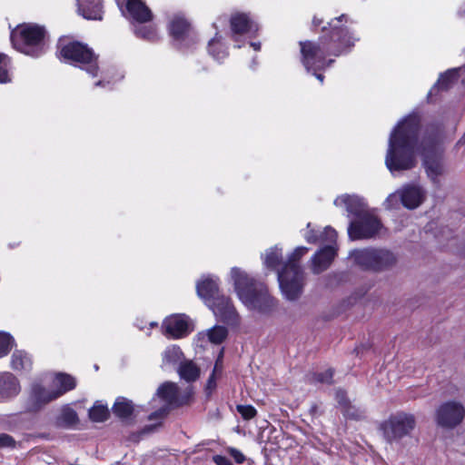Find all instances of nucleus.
<instances>
[{"instance_id":"nucleus-31","label":"nucleus","mask_w":465,"mask_h":465,"mask_svg":"<svg viewBox=\"0 0 465 465\" xmlns=\"http://www.w3.org/2000/svg\"><path fill=\"white\" fill-rule=\"evenodd\" d=\"M89 417L93 421L102 422L108 419L109 410L107 406L96 401L89 411Z\"/></svg>"},{"instance_id":"nucleus-18","label":"nucleus","mask_w":465,"mask_h":465,"mask_svg":"<svg viewBox=\"0 0 465 465\" xmlns=\"http://www.w3.org/2000/svg\"><path fill=\"white\" fill-rule=\"evenodd\" d=\"M424 198V192L419 186L406 185L401 188V204L408 209L419 207Z\"/></svg>"},{"instance_id":"nucleus-20","label":"nucleus","mask_w":465,"mask_h":465,"mask_svg":"<svg viewBox=\"0 0 465 465\" xmlns=\"http://www.w3.org/2000/svg\"><path fill=\"white\" fill-rule=\"evenodd\" d=\"M75 380L69 374L57 373L54 379L53 386L55 388L53 390V394L46 396V400H55L64 394L65 392L73 390L75 387Z\"/></svg>"},{"instance_id":"nucleus-22","label":"nucleus","mask_w":465,"mask_h":465,"mask_svg":"<svg viewBox=\"0 0 465 465\" xmlns=\"http://www.w3.org/2000/svg\"><path fill=\"white\" fill-rule=\"evenodd\" d=\"M231 28L234 35L256 33L258 31V25L246 14L232 15Z\"/></svg>"},{"instance_id":"nucleus-12","label":"nucleus","mask_w":465,"mask_h":465,"mask_svg":"<svg viewBox=\"0 0 465 465\" xmlns=\"http://www.w3.org/2000/svg\"><path fill=\"white\" fill-rule=\"evenodd\" d=\"M163 329L173 339L183 338L191 331L188 318L183 314L167 317L163 322Z\"/></svg>"},{"instance_id":"nucleus-15","label":"nucleus","mask_w":465,"mask_h":465,"mask_svg":"<svg viewBox=\"0 0 465 465\" xmlns=\"http://www.w3.org/2000/svg\"><path fill=\"white\" fill-rule=\"evenodd\" d=\"M336 255L335 243H326L312 259V272L320 273L325 271Z\"/></svg>"},{"instance_id":"nucleus-26","label":"nucleus","mask_w":465,"mask_h":465,"mask_svg":"<svg viewBox=\"0 0 465 465\" xmlns=\"http://www.w3.org/2000/svg\"><path fill=\"white\" fill-rule=\"evenodd\" d=\"M336 399L339 404L342 408L343 414L351 419H360L362 416L361 411L357 410L354 406H352L348 400L346 399V395L343 391H339L336 393Z\"/></svg>"},{"instance_id":"nucleus-2","label":"nucleus","mask_w":465,"mask_h":465,"mask_svg":"<svg viewBox=\"0 0 465 465\" xmlns=\"http://www.w3.org/2000/svg\"><path fill=\"white\" fill-rule=\"evenodd\" d=\"M342 21L347 22L345 15L331 20L328 24L330 36H322L319 43L300 42L302 63L307 72L324 70L334 62L333 59H326L327 56H339L347 47L354 45L355 39L349 35L348 29L340 25ZM327 30L326 26L322 27V32Z\"/></svg>"},{"instance_id":"nucleus-40","label":"nucleus","mask_w":465,"mask_h":465,"mask_svg":"<svg viewBox=\"0 0 465 465\" xmlns=\"http://www.w3.org/2000/svg\"><path fill=\"white\" fill-rule=\"evenodd\" d=\"M401 203V189L391 193L384 202L386 209H395Z\"/></svg>"},{"instance_id":"nucleus-48","label":"nucleus","mask_w":465,"mask_h":465,"mask_svg":"<svg viewBox=\"0 0 465 465\" xmlns=\"http://www.w3.org/2000/svg\"><path fill=\"white\" fill-rule=\"evenodd\" d=\"M109 84H110V81L107 80L105 76H103V78L95 84L96 86H103V87H106Z\"/></svg>"},{"instance_id":"nucleus-47","label":"nucleus","mask_w":465,"mask_h":465,"mask_svg":"<svg viewBox=\"0 0 465 465\" xmlns=\"http://www.w3.org/2000/svg\"><path fill=\"white\" fill-rule=\"evenodd\" d=\"M167 413V409L166 408H161L159 411L152 413L150 416H149V419L150 420H155V419H162L163 418Z\"/></svg>"},{"instance_id":"nucleus-13","label":"nucleus","mask_w":465,"mask_h":465,"mask_svg":"<svg viewBox=\"0 0 465 465\" xmlns=\"http://www.w3.org/2000/svg\"><path fill=\"white\" fill-rule=\"evenodd\" d=\"M334 204L338 207H344L346 211L356 217L368 213L364 200L355 194H343L334 200Z\"/></svg>"},{"instance_id":"nucleus-35","label":"nucleus","mask_w":465,"mask_h":465,"mask_svg":"<svg viewBox=\"0 0 465 465\" xmlns=\"http://www.w3.org/2000/svg\"><path fill=\"white\" fill-rule=\"evenodd\" d=\"M189 25L185 19L181 16H175L170 24V32L175 38L182 37L188 30Z\"/></svg>"},{"instance_id":"nucleus-19","label":"nucleus","mask_w":465,"mask_h":465,"mask_svg":"<svg viewBox=\"0 0 465 465\" xmlns=\"http://www.w3.org/2000/svg\"><path fill=\"white\" fill-rule=\"evenodd\" d=\"M78 13L88 20H101L103 18L102 0H76Z\"/></svg>"},{"instance_id":"nucleus-3","label":"nucleus","mask_w":465,"mask_h":465,"mask_svg":"<svg viewBox=\"0 0 465 465\" xmlns=\"http://www.w3.org/2000/svg\"><path fill=\"white\" fill-rule=\"evenodd\" d=\"M231 278L239 299L249 310L262 314H269L275 310L277 302L269 294L263 283L253 280L237 267L231 270Z\"/></svg>"},{"instance_id":"nucleus-41","label":"nucleus","mask_w":465,"mask_h":465,"mask_svg":"<svg viewBox=\"0 0 465 465\" xmlns=\"http://www.w3.org/2000/svg\"><path fill=\"white\" fill-rule=\"evenodd\" d=\"M135 34L144 39L153 40L156 34L153 27L146 25H139L135 28Z\"/></svg>"},{"instance_id":"nucleus-37","label":"nucleus","mask_w":465,"mask_h":465,"mask_svg":"<svg viewBox=\"0 0 465 465\" xmlns=\"http://www.w3.org/2000/svg\"><path fill=\"white\" fill-rule=\"evenodd\" d=\"M457 73L456 71H448L445 74H441L437 81V83L434 84V86L430 89L429 95H431L432 93L436 89H447L456 77Z\"/></svg>"},{"instance_id":"nucleus-6","label":"nucleus","mask_w":465,"mask_h":465,"mask_svg":"<svg viewBox=\"0 0 465 465\" xmlns=\"http://www.w3.org/2000/svg\"><path fill=\"white\" fill-rule=\"evenodd\" d=\"M351 258L359 266L374 272L392 268L397 262L395 254L387 249L366 248L351 252Z\"/></svg>"},{"instance_id":"nucleus-5","label":"nucleus","mask_w":465,"mask_h":465,"mask_svg":"<svg viewBox=\"0 0 465 465\" xmlns=\"http://www.w3.org/2000/svg\"><path fill=\"white\" fill-rule=\"evenodd\" d=\"M11 43L17 51L33 57L45 53V30L37 25L25 24L11 32Z\"/></svg>"},{"instance_id":"nucleus-51","label":"nucleus","mask_w":465,"mask_h":465,"mask_svg":"<svg viewBox=\"0 0 465 465\" xmlns=\"http://www.w3.org/2000/svg\"><path fill=\"white\" fill-rule=\"evenodd\" d=\"M251 46H252L255 51H259L261 49L260 43H251Z\"/></svg>"},{"instance_id":"nucleus-9","label":"nucleus","mask_w":465,"mask_h":465,"mask_svg":"<svg viewBox=\"0 0 465 465\" xmlns=\"http://www.w3.org/2000/svg\"><path fill=\"white\" fill-rule=\"evenodd\" d=\"M381 229L382 225L378 217L368 212L350 223L348 234L352 241L370 239L380 234Z\"/></svg>"},{"instance_id":"nucleus-34","label":"nucleus","mask_w":465,"mask_h":465,"mask_svg":"<svg viewBox=\"0 0 465 465\" xmlns=\"http://www.w3.org/2000/svg\"><path fill=\"white\" fill-rule=\"evenodd\" d=\"M183 358V352L181 349L176 346L173 345L170 347H167L165 351L163 353V364H175L178 361H180Z\"/></svg>"},{"instance_id":"nucleus-17","label":"nucleus","mask_w":465,"mask_h":465,"mask_svg":"<svg viewBox=\"0 0 465 465\" xmlns=\"http://www.w3.org/2000/svg\"><path fill=\"white\" fill-rule=\"evenodd\" d=\"M19 391V382L12 373H0V402L12 399L16 396Z\"/></svg>"},{"instance_id":"nucleus-29","label":"nucleus","mask_w":465,"mask_h":465,"mask_svg":"<svg viewBox=\"0 0 465 465\" xmlns=\"http://www.w3.org/2000/svg\"><path fill=\"white\" fill-rule=\"evenodd\" d=\"M53 394L52 391H47L40 384L35 383L32 386L30 399L35 404L36 407H39L42 404H45L53 400H46V396H50Z\"/></svg>"},{"instance_id":"nucleus-52","label":"nucleus","mask_w":465,"mask_h":465,"mask_svg":"<svg viewBox=\"0 0 465 465\" xmlns=\"http://www.w3.org/2000/svg\"><path fill=\"white\" fill-rule=\"evenodd\" d=\"M117 4L119 6H122V3L120 2V0L117 1Z\"/></svg>"},{"instance_id":"nucleus-8","label":"nucleus","mask_w":465,"mask_h":465,"mask_svg":"<svg viewBox=\"0 0 465 465\" xmlns=\"http://www.w3.org/2000/svg\"><path fill=\"white\" fill-rule=\"evenodd\" d=\"M416 424L412 414L398 412L381 424V430L388 441L401 440L409 435Z\"/></svg>"},{"instance_id":"nucleus-43","label":"nucleus","mask_w":465,"mask_h":465,"mask_svg":"<svg viewBox=\"0 0 465 465\" xmlns=\"http://www.w3.org/2000/svg\"><path fill=\"white\" fill-rule=\"evenodd\" d=\"M15 440L8 434L0 433V448H14Z\"/></svg>"},{"instance_id":"nucleus-33","label":"nucleus","mask_w":465,"mask_h":465,"mask_svg":"<svg viewBox=\"0 0 465 465\" xmlns=\"http://www.w3.org/2000/svg\"><path fill=\"white\" fill-rule=\"evenodd\" d=\"M281 259L282 249L275 246L266 251L263 262L267 268L274 270L279 265Z\"/></svg>"},{"instance_id":"nucleus-32","label":"nucleus","mask_w":465,"mask_h":465,"mask_svg":"<svg viewBox=\"0 0 465 465\" xmlns=\"http://www.w3.org/2000/svg\"><path fill=\"white\" fill-rule=\"evenodd\" d=\"M208 50L211 55L217 61L223 60L228 54L221 43L220 37L217 35L209 42Z\"/></svg>"},{"instance_id":"nucleus-10","label":"nucleus","mask_w":465,"mask_h":465,"mask_svg":"<svg viewBox=\"0 0 465 465\" xmlns=\"http://www.w3.org/2000/svg\"><path fill=\"white\" fill-rule=\"evenodd\" d=\"M465 410L458 402L450 401L442 404L437 411V423L444 428H453L463 420Z\"/></svg>"},{"instance_id":"nucleus-21","label":"nucleus","mask_w":465,"mask_h":465,"mask_svg":"<svg viewBox=\"0 0 465 465\" xmlns=\"http://www.w3.org/2000/svg\"><path fill=\"white\" fill-rule=\"evenodd\" d=\"M304 238L309 243H336L337 232L331 227L327 226L323 232L317 233L313 229H311V223H309Z\"/></svg>"},{"instance_id":"nucleus-49","label":"nucleus","mask_w":465,"mask_h":465,"mask_svg":"<svg viewBox=\"0 0 465 465\" xmlns=\"http://www.w3.org/2000/svg\"><path fill=\"white\" fill-rule=\"evenodd\" d=\"M314 75L315 77L321 82V83H323V79H324V76L323 74H319L318 72L319 71H311Z\"/></svg>"},{"instance_id":"nucleus-30","label":"nucleus","mask_w":465,"mask_h":465,"mask_svg":"<svg viewBox=\"0 0 465 465\" xmlns=\"http://www.w3.org/2000/svg\"><path fill=\"white\" fill-rule=\"evenodd\" d=\"M179 374L186 381H195L200 374L198 367L192 361H184L180 364Z\"/></svg>"},{"instance_id":"nucleus-50","label":"nucleus","mask_w":465,"mask_h":465,"mask_svg":"<svg viewBox=\"0 0 465 465\" xmlns=\"http://www.w3.org/2000/svg\"><path fill=\"white\" fill-rule=\"evenodd\" d=\"M322 20L321 19H318L316 16H314L313 20H312V24L314 26H318L322 24Z\"/></svg>"},{"instance_id":"nucleus-14","label":"nucleus","mask_w":465,"mask_h":465,"mask_svg":"<svg viewBox=\"0 0 465 465\" xmlns=\"http://www.w3.org/2000/svg\"><path fill=\"white\" fill-rule=\"evenodd\" d=\"M196 292L198 296L204 301L207 305L216 299L219 294L218 278L215 276H204L196 283Z\"/></svg>"},{"instance_id":"nucleus-23","label":"nucleus","mask_w":465,"mask_h":465,"mask_svg":"<svg viewBox=\"0 0 465 465\" xmlns=\"http://www.w3.org/2000/svg\"><path fill=\"white\" fill-rule=\"evenodd\" d=\"M228 331L224 326L215 325L206 331L198 333V340L208 341L213 344H221L227 337Z\"/></svg>"},{"instance_id":"nucleus-42","label":"nucleus","mask_w":465,"mask_h":465,"mask_svg":"<svg viewBox=\"0 0 465 465\" xmlns=\"http://www.w3.org/2000/svg\"><path fill=\"white\" fill-rule=\"evenodd\" d=\"M236 408L244 420H251L257 414V411L252 405H237Z\"/></svg>"},{"instance_id":"nucleus-44","label":"nucleus","mask_w":465,"mask_h":465,"mask_svg":"<svg viewBox=\"0 0 465 465\" xmlns=\"http://www.w3.org/2000/svg\"><path fill=\"white\" fill-rule=\"evenodd\" d=\"M229 453L234 459V460L239 464L242 463L245 460L244 455L240 450H238L236 449H233V448L230 449Z\"/></svg>"},{"instance_id":"nucleus-4","label":"nucleus","mask_w":465,"mask_h":465,"mask_svg":"<svg viewBox=\"0 0 465 465\" xmlns=\"http://www.w3.org/2000/svg\"><path fill=\"white\" fill-rule=\"evenodd\" d=\"M308 248L300 246L289 256L287 262L278 272V281L282 295L290 301L298 299L303 289L304 274L298 262L307 253Z\"/></svg>"},{"instance_id":"nucleus-25","label":"nucleus","mask_w":465,"mask_h":465,"mask_svg":"<svg viewBox=\"0 0 465 465\" xmlns=\"http://www.w3.org/2000/svg\"><path fill=\"white\" fill-rule=\"evenodd\" d=\"M78 421L77 414L68 405L64 406L56 417V425L64 428H70Z\"/></svg>"},{"instance_id":"nucleus-27","label":"nucleus","mask_w":465,"mask_h":465,"mask_svg":"<svg viewBox=\"0 0 465 465\" xmlns=\"http://www.w3.org/2000/svg\"><path fill=\"white\" fill-rule=\"evenodd\" d=\"M133 411L134 406L132 402L125 398H118L113 407V412L114 415L122 420L130 418Z\"/></svg>"},{"instance_id":"nucleus-16","label":"nucleus","mask_w":465,"mask_h":465,"mask_svg":"<svg viewBox=\"0 0 465 465\" xmlns=\"http://www.w3.org/2000/svg\"><path fill=\"white\" fill-rule=\"evenodd\" d=\"M125 2V8L128 15L134 21L143 24L152 19L151 10L142 0H123Z\"/></svg>"},{"instance_id":"nucleus-1","label":"nucleus","mask_w":465,"mask_h":465,"mask_svg":"<svg viewBox=\"0 0 465 465\" xmlns=\"http://www.w3.org/2000/svg\"><path fill=\"white\" fill-rule=\"evenodd\" d=\"M420 117L411 114L401 121L392 130L389 138V146L385 164L391 173L405 171L416 164V156H423V164L428 175L432 179L440 175L444 165L440 157L441 147L439 137L418 138Z\"/></svg>"},{"instance_id":"nucleus-28","label":"nucleus","mask_w":465,"mask_h":465,"mask_svg":"<svg viewBox=\"0 0 465 465\" xmlns=\"http://www.w3.org/2000/svg\"><path fill=\"white\" fill-rule=\"evenodd\" d=\"M32 366L30 356L24 351H15L12 355V367L16 371H27Z\"/></svg>"},{"instance_id":"nucleus-45","label":"nucleus","mask_w":465,"mask_h":465,"mask_svg":"<svg viewBox=\"0 0 465 465\" xmlns=\"http://www.w3.org/2000/svg\"><path fill=\"white\" fill-rule=\"evenodd\" d=\"M213 461L217 465H233L230 460H228L226 457L216 455L213 457Z\"/></svg>"},{"instance_id":"nucleus-46","label":"nucleus","mask_w":465,"mask_h":465,"mask_svg":"<svg viewBox=\"0 0 465 465\" xmlns=\"http://www.w3.org/2000/svg\"><path fill=\"white\" fill-rule=\"evenodd\" d=\"M217 367H218V361L215 364L213 371H215ZM215 386H216V383H215V381H214V372H213L212 375L210 376L209 380H208L206 390L211 391L212 390H213L215 388Z\"/></svg>"},{"instance_id":"nucleus-38","label":"nucleus","mask_w":465,"mask_h":465,"mask_svg":"<svg viewBox=\"0 0 465 465\" xmlns=\"http://www.w3.org/2000/svg\"><path fill=\"white\" fill-rule=\"evenodd\" d=\"M333 372L331 370H326L322 372L312 373L309 376V381L312 383H331Z\"/></svg>"},{"instance_id":"nucleus-7","label":"nucleus","mask_w":465,"mask_h":465,"mask_svg":"<svg viewBox=\"0 0 465 465\" xmlns=\"http://www.w3.org/2000/svg\"><path fill=\"white\" fill-rule=\"evenodd\" d=\"M60 54L63 58L72 64H78L93 77L97 75L96 57L87 45L78 42L69 43L61 48Z\"/></svg>"},{"instance_id":"nucleus-24","label":"nucleus","mask_w":465,"mask_h":465,"mask_svg":"<svg viewBox=\"0 0 465 465\" xmlns=\"http://www.w3.org/2000/svg\"><path fill=\"white\" fill-rule=\"evenodd\" d=\"M158 396L166 403L178 405V388L174 383L166 382L163 384L157 391Z\"/></svg>"},{"instance_id":"nucleus-11","label":"nucleus","mask_w":465,"mask_h":465,"mask_svg":"<svg viewBox=\"0 0 465 465\" xmlns=\"http://www.w3.org/2000/svg\"><path fill=\"white\" fill-rule=\"evenodd\" d=\"M207 306L221 322H233L238 318V314L231 299L223 295L217 296L216 299L209 302Z\"/></svg>"},{"instance_id":"nucleus-39","label":"nucleus","mask_w":465,"mask_h":465,"mask_svg":"<svg viewBox=\"0 0 465 465\" xmlns=\"http://www.w3.org/2000/svg\"><path fill=\"white\" fill-rule=\"evenodd\" d=\"M14 344V339L6 332L0 331V358L5 356Z\"/></svg>"},{"instance_id":"nucleus-36","label":"nucleus","mask_w":465,"mask_h":465,"mask_svg":"<svg viewBox=\"0 0 465 465\" xmlns=\"http://www.w3.org/2000/svg\"><path fill=\"white\" fill-rule=\"evenodd\" d=\"M11 60L10 58L0 53V84H6L11 82Z\"/></svg>"}]
</instances>
